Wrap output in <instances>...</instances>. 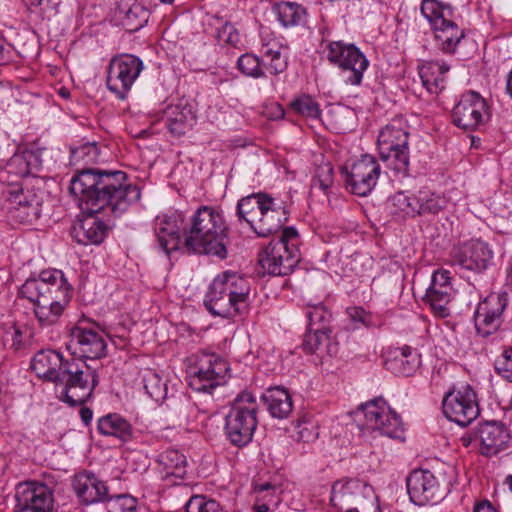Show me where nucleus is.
Masks as SVG:
<instances>
[{"mask_svg":"<svg viewBox=\"0 0 512 512\" xmlns=\"http://www.w3.org/2000/svg\"><path fill=\"white\" fill-rule=\"evenodd\" d=\"M474 512H497L488 500L482 501L474 507Z\"/></svg>","mask_w":512,"mask_h":512,"instance_id":"58","label":"nucleus"},{"mask_svg":"<svg viewBox=\"0 0 512 512\" xmlns=\"http://www.w3.org/2000/svg\"><path fill=\"white\" fill-rule=\"evenodd\" d=\"M506 285L512 289V258L509 260L507 266Z\"/></svg>","mask_w":512,"mask_h":512,"instance_id":"61","label":"nucleus"},{"mask_svg":"<svg viewBox=\"0 0 512 512\" xmlns=\"http://www.w3.org/2000/svg\"><path fill=\"white\" fill-rule=\"evenodd\" d=\"M163 477L173 476L182 479L186 474V456L175 449H168L162 452L157 459Z\"/></svg>","mask_w":512,"mask_h":512,"instance_id":"39","label":"nucleus"},{"mask_svg":"<svg viewBox=\"0 0 512 512\" xmlns=\"http://www.w3.org/2000/svg\"><path fill=\"white\" fill-rule=\"evenodd\" d=\"M346 313L350 320L354 323H360L365 327L372 325V316L361 307H349Z\"/></svg>","mask_w":512,"mask_h":512,"instance_id":"55","label":"nucleus"},{"mask_svg":"<svg viewBox=\"0 0 512 512\" xmlns=\"http://www.w3.org/2000/svg\"><path fill=\"white\" fill-rule=\"evenodd\" d=\"M277 19L284 27L298 25L305 16V9L294 2H280L273 6Z\"/></svg>","mask_w":512,"mask_h":512,"instance_id":"43","label":"nucleus"},{"mask_svg":"<svg viewBox=\"0 0 512 512\" xmlns=\"http://www.w3.org/2000/svg\"><path fill=\"white\" fill-rule=\"evenodd\" d=\"M6 341H10V348L17 351L23 347L22 332L19 329H14L12 333H7Z\"/></svg>","mask_w":512,"mask_h":512,"instance_id":"57","label":"nucleus"},{"mask_svg":"<svg viewBox=\"0 0 512 512\" xmlns=\"http://www.w3.org/2000/svg\"><path fill=\"white\" fill-rule=\"evenodd\" d=\"M297 440L302 442H311L317 438L318 433L314 424L303 421L297 425Z\"/></svg>","mask_w":512,"mask_h":512,"instance_id":"56","label":"nucleus"},{"mask_svg":"<svg viewBox=\"0 0 512 512\" xmlns=\"http://www.w3.org/2000/svg\"><path fill=\"white\" fill-rule=\"evenodd\" d=\"M327 58L330 63L341 69L345 84L359 86L362 83L369 61L354 44L343 41L330 42L327 45Z\"/></svg>","mask_w":512,"mask_h":512,"instance_id":"11","label":"nucleus"},{"mask_svg":"<svg viewBox=\"0 0 512 512\" xmlns=\"http://www.w3.org/2000/svg\"><path fill=\"white\" fill-rule=\"evenodd\" d=\"M306 317L308 319V329H329L328 323L331 319V313L323 305L319 304L308 307Z\"/></svg>","mask_w":512,"mask_h":512,"instance_id":"46","label":"nucleus"},{"mask_svg":"<svg viewBox=\"0 0 512 512\" xmlns=\"http://www.w3.org/2000/svg\"><path fill=\"white\" fill-rule=\"evenodd\" d=\"M291 107L297 113L314 119L317 118L320 114V109L317 102H315L309 96H303L294 100L291 103Z\"/></svg>","mask_w":512,"mask_h":512,"instance_id":"50","label":"nucleus"},{"mask_svg":"<svg viewBox=\"0 0 512 512\" xmlns=\"http://www.w3.org/2000/svg\"><path fill=\"white\" fill-rule=\"evenodd\" d=\"M460 441L465 447H468L473 441H478V438L475 437V430L473 432L465 433L460 438Z\"/></svg>","mask_w":512,"mask_h":512,"instance_id":"60","label":"nucleus"},{"mask_svg":"<svg viewBox=\"0 0 512 512\" xmlns=\"http://www.w3.org/2000/svg\"><path fill=\"white\" fill-rule=\"evenodd\" d=\"M50 4L57 5L58 2L55 0H37V5L41 6L43 9L48 8Z\"/></svg>","mask_w":512,"mask_h":512,"instance_id":"63","label":"nucleus"},{"mask_svg":"<svg viewBox=\"0 0 512 512\" xmlns=\"http://www.w3.org/2000/svg\"><path fill=\"white\" fill-rule=\"evenodd\" d=\"M453 288L449 271H436L432 275L431 284L426 291V300L431 308L441 317L449 315L448 304L452 298Z\"/></svg>","mask_w":512,"mask_h":512,"instance_id":"27","label":"nucleus"},{"mask_svg":"<svg viewBox=\"0 0 512 512\" xmlns=\"http://www.w3.org/2000/svg\"><path fill=\"white\" fill-rule=\"evenodd\" d=\"M330 332V329H308L302 343L304 351L307 353H315L323 350L330 356L336 355L338 352V344L331 341Z\"/></svg>","mask_w":512,"mask_h":512,"instance_id":"40","label":"nucleus"},{"mask_svg":"<svg viewBox=\"0 0 512 512\" xmlns=\"http://www.w3.org/2000/svg\"><path fill=\"white\" fill-rule=\"evenodd\" d=\"M506 89L509 95L512 97V70L510 71L507 79Z\"/></svg>","mask_w":512,"mask_h":512,"instance_id":"64","label":"nucleus"},{"mask_svg":"<svg viewBox=\"0 0 512 512\" xmlns=\"http://www.w3.org/2000/svg\"><path fill=\"white\" fill-rule=\"evenodd\" d=\"M80 416L83 423L88 425L92 420L93 412L90 408L82 407L80 410Z\"/></svg>","mask_w":512,"mask_h":512,"instance_id":"59","label":"nucleus"},{"mask_svg":"<svg viewBox=\"0 0 512 512\" xmlns=\"http://www.w3.org/2000/svg\"><path fill=\"white\" fill-rule=\"evenodd\" d=\"M420 364V355L409 346L398 348L394 356L385 361L387 370L405 377L413 375Z\"/></svg>","mask_w":512,"mask_h":512,"instance_id":"33","label":"nucleus"},{"mask_svg":"<svg viewBox=\"0 0 512 512\" xmlns=\"http://www.w3.org/2000/svg\"><path fill=\"white\" fill-rule=\"evenodd\" d=\"M238 69L246 76L261 78L265 76V67L258 57L252 54H243L237 61Z\"/></svg>","mask_w":512,"mask_h":512,"instance_id":"47","label":"nucleus"},{"mask_svg":"<svg viewBox=\"0 0 512 512\" xmlns=\"http://www.w3.org/2000/svg\"><path fill=\"white\" fill-rule=\"evenodd\" d=\"M282 49V44L277 40H271L262 45L263 65L272 75L283 73L287 68V56L283 55Z\"/></svg>","mask_w":512,"mask_h":512,"instance_id":"38","label":"nucleus"},{"mask_svg":"<svg viewBox=\"0 0 512 512\" xmlns=\"http://www.w3.org/2000/svg\"><path fill=\"white\" fill-rule=\"evenodd\" d=\"M377 147L381 160L398 173L409 171V132L401 119H394L381 129Z\"/></svg>","mask_w":512,"mask_h":512,"instance_id":"8","label":"nucleus"},{"mask_svg":"<svg viewBox=\"0 0 512 512\" xmlns=\"http://www.w3.org/2000/svg\"><path fill=\"white\" fill-rule=\"evenodd\" d=\"M345 175L346 188L360 197L369 195L375 188L381 173L377 159L372 155H363L350 166L342 169Z\"/></svg>","mask_w":512,"mask_h":512,"instance_id":"14","label":"nucleus"},{"mask_svg":"<svg viewBox=\"0 0 512 512\" xmlns=\"http://www.w3.org/2000/svg\"><path fill=\"white\" fill-rule=\"evenodd\" d=\"M178 218H181L180 214L159 215L154 220V232L158 246L166 254L178 249L181 243Z\"/></svg>","mask_w":512,"mask_h":512,"instance_id":"30","label":"nucleus"},{"mask_svg":"<svg viewBox=\"0 0 512 512\" xmlns=\"http://www.w3.org/2000/svg\"><path fill=\"white\" fill-rule=\"evenodd\" d=\"M220 41L236 46L240 42V34L234 25L225 23L218 31Z\"/></svg>","mask_w":512,"mask_h":512,"instance_id":"54","label":"nucleus"},{"mask_svg":"<svg viewBox=\"0 0 512 512\" xmlns=\"http://www.w3.org/2000/svg\"><path fill=\"white\" fill-rule=\"evenodd\" d=\"M104 337L92 328L77 325L71 329L69 348L81 358L99 359L106 355Z\"/></svg>","mask_w":512,"mask_h":512,"instance_id":"24","label":"nucleus"},{"mask_svg":"<svg viewBox=\"0 0 512 512\" xmlns=\"http://www.w3.org/2000/svg\"><path fill=\"white\" fill-rule=\"evenodd\" d=\"M288 221V212L285 207L277 204L274 198L269 197L266 200L264 208L257 220H254L252 230L259 237H268L281 230Z\"/></svg>","mask_w":512,"mask_h":512,"instance_id":"29","label":"nucleus"},{"mask_svg":"<svg viewBox=\"0 0 512 512\" xmlns=\"http://www.w3.org/2000/svg\"><path fill=\"white\" fill-rule=\"evenodd\" d=\"M489 117L486 101L476 92L464 93L452 112L453 123L464 130H475Z\"/></svg>","mask_w":512,"mask_h":512,"instance_id":"19","label":"nucleus"},{"mask_svg":"<svg viewBox=\"0 0 512 512\" xmlns=\"http://www.w3.org/2000/svg\"><path fill=\"white\" fill-rule=\"evenodd\" d=\"M421 13L431 25L442 51L453 53L464 37V31L452 21L453 9L438 0H423Z\"/></svg>","mask_w":512,"mask_h":512,"instance_id":"10","label":"nucleus"},{"mask_svg":"<svg viewBox=\"0 0 512 512\" xmlns=\"http://www.w3.org/2000/svg\"><path fill=\"white\" fill-rule=\"evenodd\" d=\"M389 201L393 208V213H401L410 217L416 216V193L408 194L407 192L399 191L391 196Z\"/></svg>","mask_w":512,"mask_h":512,"instance_id":"44","label":"nucleus"},{"mask_svg":"<svg viewBox=\"0 0 512 512\" xmlns=\"http://www.w3.org/2000/svg\"><path fill=\"white\" fill-rule=\"evenodd\" d=\"M267 410L272 417L278 419L287 418L292 412V399L288 391L284 388L273 387L262 394Z\"/></svg>","mask_w":512,"mask_h":512,"instance_id":"34","label":"nucleus"},{"mask_svg":"<svg viewBox=\"0 0 512 512\" xmlns=\"http://www.w3.org/2000/svg\"><path fill=\"white\" fill-rule=\"evenodd\" d=\"M114 17L123 29L129 33L140 30L148 21L149 11L136 0H120Z\"/></svg>","mask_w":512,"mask_h":512,"instance_id":"31","label":"nucleus"},{"mask_svg":"<svg viewBox=\"0 0 512 512\" xmlns=\"http://www.w3.org/2000/svg\"><path fill=\"white\" fill-rule=\"evenodd\" d=\"M389 201L393 208V213H401L410 217L416 216V193L408 194L407 192L399 191L391 196Z\"/></svg>","mask_w":512,"mask_h":512,"instance_id":"45","label":"nucleus"},{"mask_svg":"<svg viewBox=\"0 0 512 512\" xmlns=\"http://www.w3.org/2000/svg\"><path fill=\"white\" fill-rule=\"evenodd\" d=\"M269 197L265 193H254L241 198L237 203V217L239 221L247 222L252 229L254 220H257L260 216L262 208H264Z\"/></svg>","mask_w":512,"mask_h":512,"instance_id":"37","label":"nucleus"},{"mask_svg":"<svg viewBox=\"0 0 512 512\" xmlns=\"http://www.w3.org/2000/svg\"><path fill=\"white\" fill-rule=\"evenodd\" d=\"M198 363V370L191 376L190 381L194 390L211 393L225 382L229 365L223 357L215 353H203Z\"/></svg>","mask_w":512,"mask_h":512,"instance_id":"16","label":"nucleus"},{"mask_svg":"<svg viewBox=\"0 0 512 512\" xmlns=\"http://www.w3.org/2000/svg\"><path fill=\"white\" fill-rule=\"evenodd\" d=\"M142 70L143 62L137 56L122 54L113 57L108 66V89L124 99Z\"/></svg>","mask_w":512,"mask_h":512,"instance_id":"15","label":"nucleus"},{"mask_svg":"<svg viewBox=\"0 0 512 512\" xmlns=\"http://www.w3.org/2000/svg\"><path fill=\"white\" fill-rule=\"evenodd\" d=\"M406 484L410 500L419 506L436 504L445 496L444 488L429 470L412 471Z\"/></svg>","mask_w":512,"mask_h":512,"instance_id":"18","label":"nucleus"},{"mask_svg":"<svg viewBox=\"0 0 512 512\" xmlns=\"http://www.w3.org/2000/svg\"><path fill=\"white\" fill-rule=\"evenodd\" d=\"M55 383L62 385L60 400L75 407L83 405L92 396L99 376L85 362L71 358L64 364Z\"/></svg>","mask_w":512,"mask_h":512,"instance_id":"6","label":"nucleus"},{"mask_svg":"<svg viewBox=\"0 0 512 512\" xmlns=\"http://www.w3.org/2000/svg\"><path fill=\"white\" fill-rule=\"evenodd\" d=\"M67 360L57 351L41 350L32 358L31 369L39 378L55 383Z\"/></svg>","mask_w":512,"mask_h":512,"instance_id":"32","label":"nucleus"},{"mask_svg":"<svg viewBox=\"0 0 512 512\" xmlns=\"http://www.w3.org/2000/svg\"><path fill=\"white\" fill-rule=\"evenodd\" d=\"M475 437L480 443L481 454L490 456L497 454L506 446L510 435L502 422L485 421L476 427Z\"/></svg>","mask_w":512,"mask_h":512,"instance_id":"26","label":"nucleus"},{"mask_svg":"<svg viewBox=\"0 0 512 512\" xmlns=\"http://www.w3.org/2000/svg\"><path fill=\"white\" fill-rule=\"evenodd\" d=\"M299 261L298 232L294 227H286L278 239L270 241L260 256L259 264L270 275L286 276Z\"/></svg>","mask_w":512,"mask_h":512,"instance_id":"7","label":"nucleus"},{"mask_svg":"<svg viewBox=\"0 0 512 512\" xmlns=\"http://www.w3.org/2000/svg\"><path fill=\"white\" fill-rule=\"evenodd\" d=\"M259 405L251 392L242 391L230 404L225 416L224 431L229 442L244 447L252 441L258 425Z\"/></svg>","mask_w":512,"mask_h":512,"instance_id":"5","label":"nucleus"},{"mask_svg":"<svg viewBox=\"0 0 512 512\" xmlns=\"http://www.w3.org/2000/svg\"><path fill=\"white\" fill-rule=\"evenodd\" d=\"M99 156L98 147L95 143H86L78 148L72 149L71 157L75 161H82L85 164L94 163Z\"/></svg>","mask_w":512,"mask_h":512,"instance_id":"52","label":"nucleus"},{"mask_svg":"<svg viewBox=\"0 0 512 512\" xmlns=\"http://www.w3.org/2000/svg\"><path fill=\"white\" fill-rule=\"evenodd\" d=\"M451 258L453 265L474 272H482L491 262L493 251L481 240H470L454 247Z\"/></svg>","mask_w":512,"mask_h":512,"instance_id":"22","label":"nucleus"},{"mask_svg":"<svg viewBox=\"0 0 512 512\" xmlns=\"http://www.w3.org/2000/svg\"><path fill=\"white\" fill-rule=\"evenodd\" d=\"M143 387L146 393L155 401L162 402L167 396V384L158 372L145 368L141 372Z\"/></svg>","mask_w":512,"mask_h":512,"instance_id":"41","label":"nucleus"},{"mask_svg":"<svg viewBox=\"0 0 512 512\" xmlns=\"http://www.w3.org/2000/svg\"><path fill=\"white\" fill-rule=\"evenodd\" d=\"M450 67L445 62L426 61L419 68V76L423 86L437 94L444 88L445 75Z\"/></svg>","mask_w":512,"mask_h":512,"instance_id":"35","label":"nucleus"},{"mask_svg":"<svg viewBox=\"0 0 512 512\" xmlns=\"http://www.w3.org/2000/svg\"><path fill=\"white\" fill-rule=\"evenodd\" d=\"M250 291L248 278L237 272L225 271L213 279L204 305L215 316L234 318L247 311Z\"/></svg>","mask_w":512,"mask_h":512,"instance_id":"4","label":"nucleus"},{"mask_svg":"<svg viewBox=\"0 0 512 512\" xmlns=\"http://www.w3.org/2000/svg\"><path fill=\"white\" fill-rule=\"evenodd\" d=\"M9 218L20 224H32L41 215L42 197L22 188L8 189Z\"/></svg>","mask_w":512,"mask_h":512,"instance_id":"21","label":"nucleus"},{"mask_svg":"<svg viewBox=\"0 0 512 512\" xmlns=\"http://www.w3.org/2000/svg\"><path fill=\"white\" fill-rule=\"evenodd\" d=\"M416 216L426 214H438L447 204L445 198L430 191L420 190L416 193Z\"/></svg>","mask_w":512,"mask_h":512,"instance_id":"42","label":"nucleus"},{"mask_svg":"<svg viewBox=\"0 0 512 512\" xmlns=\"http://www.w3.org/2000/svg\"><path fill=\"white\" fill-rule=\"evenodd\" d=\"M19 295L33 304L34 315L42 327L56 324L68 305L71 286L61 270L42 271L19 289Z\"/></svg>","mask_w":512,"mask_h":512,"instance_id":"2","label":"nucleus"},{"mask_svg":"<svg viewBox=\"0 0 512 512\" xmlns=\"http://www.w3.org/2000/svg\"><path fill=\"white\" fill-rule=\"evenodd\" d=\"M15 499L16 512H50L54 505L53 489L37 481L18 484Z\"/></svg>","mask_w":512,"mask_h":512,"instance_id":"17","label":"nucleus"},{"mask_svg":"<svg viewBox=\"0 0 512 512\" xmlns=\"http://www.w3.org/2000/svg\"><path fill=\"white\" fill-rule=\"evenodd\" d=\"M162 120L172 136L181 137L192 129L196 122V115L192 105L187 100L181 99L163 110Z\"/></svg>","mask_w":512,"mask_h":512,"instance_id":"25","label":"nucleus"},{"mask_svg":"<svg viewBox=\"0 0 512 512\" xmlns=\"http://www.w3.org/2000/svg\"><path fill=\"white\" fill-rule=\"evenodd\" d=\"M270 489H274V486L270 483H265V484H261V485H257L255 487V490L257 492H264V491H268Z\"/></svg>","mask_w":512,"mask_h":512,"instance_id":"62","label":"nucleus"},{"mask_svg":"<svg viewBox=\"0 0 512 512\" xmlns=\"http://www.w3.org/2000/svg\"><path fill=\"white\" fill-rule=\"evenodd\" d=\"M444 416L460 426L471 424L480 414L478 398L471 385L453 387L442 400Z\"/></svg>","mask_w":512,"mask_h":512,"instance_id":"12","label":"nucleus"},{"mask_svg":"<svg viewBox=\"0 0 512 512\" xmlns=\"http://www.w3.org/2000/svg\"><path fill=\"white\" fill-rule=\"evenodd\" d=\"M106 509L107 512H139L136 498L128 494L107 498Z\"/></svg>","mask_w":512,"mask_h":512,"instance_id":"49","label":"nucleus"},{"mask_svg":"<svg viewBox=\"0 0 512 512\" xmlns=\"http://www.w3.org/2000/svg\"><path fill=\"white\" fill-rule=\"evenodd\" d=\"M494 368L501 377L512 382V347L505 349L494 363Z\"/></svg>","mask_w":512,"mask_h":512,"instance_id":"53","label":"nucleus"},{"mask_svg":"<svg viewBox=\"0 0 512 512\" xmlns=\"http://www.w3.org/2000/svg\"><path fill=\"white\" fill-rule=\"evenodd\" d=\"M330 502L339 512H379L373 487L357 479L336 481Z\"/></svg>","mask_w":512,"mask_h":512,"instance_id":"9","label":"nucleus"},{"mask_svg":"<svg viewBox=\"0 0 512 512\" xmlns=\"http://www.w3.org/2000/svg\"><path fill=\"white\" fill-rule=\"evenodd\" d=\"M184 247L193 253L227 256L228 229L222 215L209 206H202L182 231Z\"/></svg>","mask_w":512,"mask_h":512,"instance_id":"3","label":"nucleus"},{"mask_svg":"<svg viewBox=\"0 0 512 512\" xmlns=\"http://www.w3.org/2000/svg\"><path fill=\"white\" fill-rule=\"evenodd\" d=\"M73 490L82 504L89 505L108 498L106 484L93 473L84 471L74 476Z\"/></svg>","mask_w":512,"mask_h":512,"instance_id":"28","label":"nucleus"},{"mask_svg":"<svg viewBox=\"0 0 512 512\" xmlns=\"http://www.w3.org/2000/svg\"><path fill=\"white\" fill-rule=\"evenodd\" d=\"M186 512H225L219 502L204 495H194L185 504Z\"/></svg>","mask_w":512,"mask_h":512,"instance_id":"48","label":"nucleus"},{"mask_svg":"<svg viewBox=\"0 0 512 512\" xmlns=\"http://www.w3.org/2000/svg\"><path fill=\"white\" fill-rule=\"evenodd\" d=\"M69 191L87 213L79 227L74 228L77 242L83 245L100 244L111 227L96 214L120 217L141 197L139 187L128 183L125 172L99 168L77 171L70 180Z\"/></svg>","mask_w":512,"mask_h":512,"instance_id":"1","label":"nucleus"},{"mask_svg":"<svg viewBox=\"0 0 512 512\" xmlns=\"http://www.w3.org/2000/svg\"><path fill=\"white\" fill-rule=\"evenodd\" d=\"M367 429L379 431L392 439H404V428L401 419L382 397L374 398L359 406Z\"/></svg>","mask_w":512,"mask_h":512,"instance_id":"13","label":"nucleus"},{"mask_svg":"<svg viewBox=\"0 0 512 512\" xmlns=\"http://www.w3.org/2000/svg\"><path fill=\"white\" fill-rule=\"evenodd\" d=\"M40 166L39 157L32 151L15 154L0 169V182L18 189L21 181L29 175H35Z\"/></svg>","mask_w":512,"mask_h":512,"instance_id":"23","label":"nucleus"},{"mask_svg":"<svg viewBox=\"0 0 512 512\" xmlns=\"http://www.w3.org/2000/svg\"><path fill=\"white\" fill-rule=\"evenodd\" d=\"M333 184V167L330 163H323L316 169V174L312 180V187H318L326 191Z\"/></svg>","mask_w":512,"mask_h":512,"instance_id":"51","label":"nucleus"},{"mask_svg":"<svg viewBox=\"0 0 512 512\" xmlns=\"http://www.w3.org/2000/svg\"><path fill=\"white\" fill-rule=\"evenodd\" d=\"M507 293H491L478 304L474 314L475 328L482 337L496 332L502 323V314L507 306Z\"/></svg>","mask_w":512,"mask_h":512,"instance_id":"20","label":"nucleus"},{"mask_svg":"<svg viewBox=\"0 0 512 512\" xmlns=\"http://www.w3.org/2000/svg\"><path fill=\"white\" fill-rule=\"evenodd\" d=\"M97 429L100 434L113 436L123 442L132 438L130 423L119 414H108L98 420Z\"/></svg>","mask_w":512,"mask_h":512,"instance_id":"36","label":"nucleus"}]
</instances>
